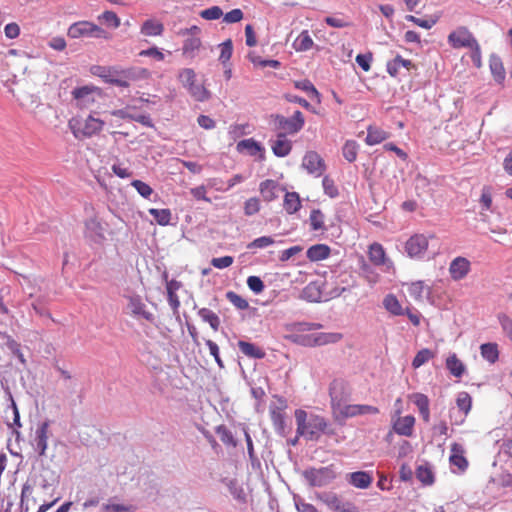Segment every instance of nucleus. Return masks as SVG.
<instances>
[{
	"mask_svg": "<svg viewBox=\"0 0 512 512\" xmlns=\"http://www.w3.org/2000/svg\"><path fill=\"white\" fill-rule=\"evenodd\" d=\"M295 419L297 423V434L304 436L307 440L316 441L320 438L322 433L327 435H334V429L329 427L326 419L319 415L307 416L304 410L298 409L295 411Z\"/></svg>",
	"mask_w": 512,
	"mask_h": 512,
	"instance_id": "1",
	"label": "nucleus"
},
{
	"mask_svg": "<svg viewBox=\"0 0 512 512\" xmlns=\"http://www.w3.org/2000/svg\"><path fill=\"white\" fill-rule=\"evenodd\" d=\"M338 385H340V383H338L336 381L331 383V385L329 387V395L331 398L332 408L334 410L338 411L339 414L343 418L347 419V418H353V417L361 416V415H368V414L375 415V414L379 413V409L372 405H367V404L342 405L341 398L336 393V389H337Z\"/></svg>",
	"mask_w": 512,
	"mask_h": 512,
	"instance_id": "2",
	"label": "nucleus"
},
{
	"mask_svg": "<svg viewBox=\"0 0 512 512\" xmlns=\"http://www.w3.org/2000/svg\"><path fill=\"white\" fill-rule=\"evenodd\" d=\"M105 122L99 118L89 115L87 118L82 119L74 117L69 120L68 126L73 136L78 139L91 138L103 130Z\"/></svg>",
	"mask_w": 512,
	"mask_h": 512,
	"instance_id": "3",
	"label": "nucleus"
},
{
	"mask_svg": "<svg viewBox=\"0 0 512 512\" xmlns=\"http://www.w3.org/2000/svg\"><path fill=\"white\" fill-rule=\"evenodd\" d=\"M178 79L195 101L204 102L210 99V92L204 85L196 82V73L193 69H181L178 74Z\"/></svg>",
	"mask_w": 512,
	"mask_h": 512,
	"instance_id": "4",
	"label": "nucleus"
},
{
	"mask_svg": "<svg viewBox=\"0 0 512 512\" xmlns=\"http://www.w3.org/2000/svg\"><path fill=\"white\" fill-rule=\"evenodd\" d=\"M74 105L79 109H90L101 98V90L93 85L76 87L72 90Z\"/></svg>",
	"mask_w": 512,
	"mask_h": 512,
	"instance_id": "5",
	"label": "nucleus"
},
{
	"mask_svg": "<svg viewBox=\"0 0 512 512\" xmlns=\"http://www.w3.org/2000/svg\"><path fill=\"white\" fill-rule=\"evenodd\" d=\"M67 35L73 39L80 37L107 38V32L105 30L89 21L73 23L68 28Z\"/></svg>",
	"mask_w": 512,
	"mask_h": 512,
	"instance_id": "6",
	"label": "nucleus"
},
{
	"mask_svg": "<svg viewBox=\"0 0 512 512\" xmlns=\"http://www.w3.org/2000/svg\"><path fill=\"white\" fill-rule=\"evenodd\" d=\"M304 477L311 486L323 487L330 484L336 478V473L332 466H326L318 469H307L304 471Z\"/></svg>",
	"mask_w": 512,
	"mask_h": 512,
	"instance_id": "7",
	"label": "nucleus"
},
{
	"mask_svg": "<svg viewBox=\"0 0 512 512\" xmlns=\"http://www.w3.org/2000/svg\"><path fill=\"white\" fill-rule=\"evenodd\" d=\"M275 127L279 130H283L286 134H296L305 124V119L301 111L297 110L290 117H284L283 115H276L274 118Z\"/></svg>",
	"mask_w": 512,
	"mask_h": 512,
	"instance_id": "8",
	"label": "nucleus"
},
{
	"mask_svg": "<svg viewBox=\"0 0 512 512\" xmlns=\"http://www.w3.org/2000/svg\"><path fill=\"white\" fill-rule=\"evenodd\" d=\"M319 499L323 502L330 510L336 512H358V507L349 501H344L334 492H323L319 495Z\"/></svg>",
	"mask_w": 512,
	"mask_h": 512,
	"instance_id": "9",
	"label": "nucleus"
},
{
	"mask_svg": "<svg viewBox=\"0 0 512 512\" xmlns=\"http://www.w3.org/2000/svg\"><path fill=\"white\" fill-rule=\"evenodd\" d=\"M428 237L424 234H414L405 243V252L410 258L421 259L428 249Z\"/></svg>",
	"mask_w": 512,
	"mask_h": 512,
	"instance_id": "10",
	"label": "nucleus"
},
{
	"mask_svg": "<svg viewBox=\"0 0 512 512\" xmlns=\"http://www.w3.org/2000/svg\"><path fill=\"white\" fill-rule=\"evenodd\" d=\"M449 44L455 48H470L477 42L473 34L464 26L458 27L448 35Z\"/></svg>",
	"mask_w": 512,
	"mask_h": 512,
	"instance_id": "11",
	"label": "nucleus"
},
{
	"mask_svg": "<svg viewBox=\"0 0 512 512\" xmlns=\"http://www.w3.org/2000/svg\"><path fill=\"white\" fill-rule=\"evenodd\" d=\"M49 427L50 422L48 420L40 423L35 430V434L32 440V446L41 457L46 455L50 434Z\"/></svg>",
	"mask_w": 512,
	"mask_h": 512,
	"instance_id": "12",
	"label": "nucleus"
},
{
	"mask_svg": "<svg viewBox=\"0 0 512 512\" xmlns=\"http://www.w3.org/2000/svg\"><path fill=\"white\" fill-rule=\"evenodd\" d=\"M302 167L306 169L309 174H312L315 177H320L326 170L323 158L315 151H308L304 155Z\"/></svg>",
	"mask_w": 512,
	"mask_h": 512,
	"instance_id": "13",
	"label": "nucleus"
},
{
	"mask_svg": "<svg viewBox=\"0 0 512 512\" xmlns=\"http://www.w3.org/2000/svg\"><path fill=\"white\" fill-rule=\"evenodd\" d=\"M449 274L452 280L460 281L471 271V262L462 256L454 258L449 265Z\"/></svg>",
	"mask_w": 512,
	"mask_h": 512,
	"instance_id": "14",
	"label": "nucleus"
},
{
	"mask_svg": "<svg viewBox=\"0 0 512 512\" xmlns=\"http://www.w3.org/2000/svg\"><path fill=\"white\" fill-rule=\"evenodd\" d=\"M368 256L374 265L383 266L386 272L393 268V262L386 257L385 250L379 243H373L369 246Z\"/></svg>",
	"mask_w": 512,
	"mask_h": 512,
	"instance_id": "15",
	"label": "nucleus"
},
{
	"mask_svg": "<svg viewBox=\"0 0 512 512\" xmlns=\"http://www.w3.org/2000/svg\"><path fill=\"white\" fill-rule=\"evenodd\" d=\"M127 308L129 309L130 314L136 318H143L147 321L153 322L154 315L146 309L145 303L142 301L141 297L138 295L129 296Z\"/></svg>",
	"mask_w": 512,
	"mask_h": 512,
	"instance_id": "16",
	"label": "nucleus"
},
{
	"mask_svg": "<svg viewBox=\"0 0 512 512\" xmlns=\"http://www.w3.org/2000/svg\"><path fill=\"white\" fill-rule=\"evenodd\" d=\"M138 73L146 74L147 70L141 69V70L137 71L136 69H133V68L127 69L125 71H122L120 77H112V76L107 77L106 82H108L112 85H115V86L127 88L130 85V83H129L130 80H136L139 78Z\"/></svg>",
	"mask_w": 512,
	"mask_h": 512,
	"instance_id": "17",
	"label": "nucleus"
},
{
	"mask_svg": "<svg viewBox=\"0 0 512 512\" xmlns=\"http://www.w3.org/2000/svg\"><path fill=\"white\" fill-rule=\"evenodd\" d=\"M465 450L459 443H453L451 445V455L449 457L450 464L457 467L459 472H464L468 468V461L464 456Z\"/></svg>",
	"mask_w": 512,
	"mask_h": 512,
	"instance_id": "18",
	"label": "nucleus"
},
{
	"mask_svg": "<svg viewBox=\"0 0 512 512\" xmlns=\"http://www.w3.org/2000/svg\"><path fill=\"white\" fill-rule=\"evenodd\" d=\"M104 227L97 218H90L85 222V234L95 243L104 239Z\"/></svg>",
	"mask_w": 512,
	"mask_h": 512,
	"instance_id": "19",
	"label": "nucleus"
},
{
	"mask_svg": "<svg viewBox=\"0 0 512 512\" xmlns=\"http://www.w3.org/2000/svg\"><path fill=\"white\" fill-rule=\"evenodd\" d=\"M270 143L272 152L277 157H285L291 152L292 143L283 132L278 133L276 139L271 140Z\"/></svg>",
	"mask_w": 512,
	"mask_h": 512,
	"instance_id": "20",
	"label": "nucleus"
},
{
	"mask_svg": "<svg viewBox=\"0 0 512 512\" xmlns=\"http://www.w3.org/2000/svg\"><path fill=\"white\" fill-rule=\"evenodd\" d=\"M236 150L239 153H247L250 156H255L260 154V158L262 159L264 156V148L263 146L254 140L253 138H248L241 140L236 145Z\"/></svg>",
	"mask_w": 512,
	"mask_h": 512,
	"instance_id": "21",
	"label": "nucleus"
},
{
	"mask_svg": "<svg viewBox=\"0 0 512 512\" xmlns=\"http://www.w3.org/2000/svg\"><path fill=\"white\" fill-rule=\"evenodd\" d=\"M414 424H415L414 416L406 415L404 417H399L394 422L393 430L398 435L410 437L413 434Z\"/></svg>",
	"mask_w": 512,
	"mask_h": 512,
	"instance_id": "22",
	"label": "nucleus"
},
{
	"mask_svg": "<svg viewBox=\"0 0 512 512\" xmlns=\"http://www.w3.org/2000/svg\"><path fill=\"white\" fill-rule=\"evenodd\" d=\"M347 481L356 488L367 489L372 484L373 477L369 472L357 471L348 474Z\"/></svg>",
	"mask_w": 512,
	"mask_h": 512,
	"instance_id": "23",
	"label": "nucleus"
},
{
	"mask_svg": "<svg viewBox=\"0 0 512 512\" xmlns=\"http://www.w3.org/2000/svg\"><path fill=\"white\" fill-rule=\"evenodd\" d=\"M489 67L495 82L502 85L506 77V72L501 58L496 54H492L489 58Z\"/></svg>",
	"mask_w": 512,
	"mask_h": 512,
	"instance_id": "24",
	"label": "nucleus"
},
{
	"mask_svg": "<svg viewBox=\"0 0 512 512\" xmlns=\"http://www.w3.org/2000/svg\"><path fill=\"white\" fill-rule=\"evenodd\" d=\"M259 190L264 200L270 202L278 197V191L282 189L276 181L267 179L260 183Z\"/></svg>",
	"mask_w": 512,
	"mask_h": 512,
	"instance_id": "25",
	"label": "nucleus"
},
{
	"mask_svg": "<svg viewBox=\"0 0 512 512\" xmlns=\"http://www.w3.org/2000/svg\"><path fill=\"white\" fill-rule=\"evenodd\" d=\"M412 402L416 405L424 422L430 421L429 399L425 394L415 393L411 396Z\"/></svg>",
	"mask_w": 512,
	"mask_h": 512,
	"instance_id": "26",
	"label": "nucleus"
},
{
	"mask_svg": "<svg viewBox=\"0 0 512 512\" xmlns=\"http://www.w3.org/2000/svg\"><path fill=\"white\" fill-rule=\"evenodd\" d=\"M239 350L247 357L252 359H263L266 355L265 351L257 345L243 340L238 341Z\"/></svg>",
	"mask_w": 512,
	"mask_h": 512,
	"instance_id": "27",
	"label": "nucleus"
},
{
	"mask_svg": "<svg viewBox=\"0 0 512 512\" xmlns=\"http://www.w3.org/2000/svg\"><path fill=\"white\" fill-rule=\"evenodd\" d=\"M383 307L387 312L394 316H402L405 314V308L402 307L397 297L390 293L387 294L383 299Z\"/></svg>",
	"mask_w": 512,
	"mask_h": 512,
	"instance_id": "28",
	"label": "nucleus"
},
{
	"mask_svg": "<svg viewBox=\"0 0 512 512\" xmlns=\"http://www.w3.org/2000/svg\"><path fill=\"white\" fill-rule=\"evenodd\" d=\"M202 45L201 39L199 37H188L184 40L182 46V55L186 59H194L197 51L200 49Z\"/></svg>",
	"mask_w": 512,
	"mask_h": 512,
	"instance_id": "29",
	"label": "nucleus"
},
{
	"mask_svg": "<svg viewBox=\"0 0 512 512\" xmlns=\"http://www.w3.org/2000/svg\"><path fill=\"white\" fill-rule=\"evenodd\" d=\"M343 338V335L338 332H318L314 333V345L324 346L328 344H334L339 342Z\"/></svg>",
	"mask_w": 512,
	"mask_h": 512,
	"instance_id": "30",
	"label": "nucleus"
},
{
	"mask_svg": "<svg viewBox=\"0 0 512 512\" xmlns=\"http://www.w3.org/2000/svg\"><path fill=\"white\" fill-rule=\"evenodd\" d=\"M301 297L308 302H320L322 291L317 282H310L302 290Z\"/></svg>",
	"mask_w": 512,
	"mask_h": 512,
	"instance_id": "31",
	"label": "nucleus"
},
{
	"mask_svg": "<svg viewBox=\"0 0 512 512\" xmlns=\"http://www.w3.org/2000/svg\"><path fill=\"white\" fill-rule=\"evenodd\" d=\"M389 137V133L376 126H369L367 129V136L365 142L370 145H376Z\"/></svg>",
	"mask_w": 512,
	"mask_h": 512,
	"instance_id": "32",
	"label": "nucleus"
},
{
	"mask_svg": "<svg viewBox=\"0 0 512 512\" xmlns=\"http://www.w3.org/2000/svg\"><path fill=\"white\" fill-rule=\"evenodd\" d=\"M306 255L310 261L324 260L330 255V248L325 244H316L308 248Z\"/></svg>",
	"mask_w": 512,
	"mask_h": 512,
	"instance_id": "33",
	"label": "nucleus"
},
{
	"mask_svg": "<svg viewBox=\"0 0 512 512\" xmlns=\"http://www.w3.org/2000/svg\"><path fill=\"white\" fill-rule=\"evenodd\" d=\"M400 67L409 70L414 67V64L412 61L404 59L400 55H397L393 60L387 62V72L392 77L397 76Z\"/></svg>",
	"mask_w": 512,
	"mask_h": 512,
	"instance_id": "34",
	"label": "nucleus"
},
{
	"mask_svg": "<svg viewBox=\"0 0 512 512\" xmlns=\"http://www.w3.org/2000/svg\"><path fill=\"white\" fill-rule=\"evenodd\" d=\"M164 31V26L161 22L148 19L141 26V34L144 36H160Z\"/></svg>",
	"mask_w": 512,
	"mask_h": 512,
	"instance_id": "35",
	"label": "nucleus"
},
{
	"mask_svg": "<svg viewBox=\"0 0 512 512\" xmlns=\"http://www.w3.org/2000/svg\"><path fill=\"white\" fill-rule=\"evenodd\" d=\"M283 207L288 214H294L301 208V200L297 192H286Z\"/></svg>",
	"mask_w": 512,
	"mask_h": 512,
	"instance_id": "36",
	"label": "nucleus"
},
{
	"mask_svg": "<svg viewBox=\"0 0 512 512\" xmlns=\"http://www.w3.org/2000/svg\"><path fill=\"white\" fill-rule=\"evenodd\" d=\"M446 368L449 370V372L457 378L462 377V375L465 372V365L461 360L458 359L456 354H451L446 359Z\"/></svg>",
	"mask_w": 512,
	"mask_h": 512,
	"instance_id": "37",
	"label": "nucleus"
},
{
	"mask_svg": "<svg viewBox=\"0 0 512 512\" xmlns=\"http://www.w3.org/2000/svg\"><path fill=\"white\" fill-rule=\"evenodd\" d=\"M408 293L413 299L420 301L424 298L425 293L426 295L430 294V287L423 281H415L408 284Z\"/></svg>",
	"mask_w": 512,
	"mask_h": 512,
	"instance_id": "38",
	"label": "nucleus"
},
{
	"mask_svg": "<svg viewBox=\"0 0 512 512\" xmlns=\"http://www.w3.org/2000/svg\"><path fill=\"white\" fill-rule=\"evenodd\" d=\"M313 39L309 35L307 30L302 31L299 36L295 39L293 47L296 51L304 52L308 51L313 47Z\"/></svg>",
	"mask_w": 512,
	"mask_h": 512,
	"instance_id": "39",
	"label": "nucleus"
},
{
	"mask_svg": "<svg viewBox=\"0 0 512 512\" xmlns=\"http://www.w3.org/2000/svg\"><path fill=\"white\" fill-rule=\"evenodd\" d=\"M481 356L489 363H495L499 358L498 345L496 343H485L480 346Z\"/></svg>",
	"mask_w": 512,
	"mask_h": 512,
	"instance_id": "40",
	"label": "nucleus"
},
{
	"mask_svg": "<svg viewBox=\"0 0 512 512\" xmlns=\"http://www.w3.org/2000/svg\"><path fill=\"white\" fill-rule=\"evenodd\" d=\"M270 417L275 430L284 435L286 428L285 413L280 408H274L270 411Z\"/></svg>",
	"mask_w": 512,
	"mask_h": 512,
	"instance_id": "41",
	"label": "nucleus"
},
{
	"mask_svg": "<svg viewBox=\"0 0 512 512\" xmlns=\"http://www.w3.org/2000/svg\"><path fill=\"white\" fill-rule=\"evenodd\" d=\"M198 315L204 322H207L214 331L219 329L220 319L215 312L208 308H201L198 311Z\"/></svg>",
	"mask_w": 512,
	"mask_h": 512,
	"instance_id": "42",
	"label": "nucleus"
},
{
	"mask_svg": "<svg viewBox=\"0 0 512 512\" xmlns=\"http://www.w3.org/2000/svg\"><path fill=\"white\" fill-rule=\"evenodd\" d=\"M456 402L459 410L463 412L462 419L459 422H457V424H461L471 410L472 399L467 392H461L458 394Z\"/></svg>",
	"mask_w": 512,
	"mask_h": 512,
	"instance_id": "43",
	"label": "nucleus"
},
{
	"mask_svg": "<svg viewBox=\"0 0 512 512\" xmlns=\"http://www.w3.org/2000/svg\"><path fill=\"white\" fill-rule=\"evenodd\" d=\"M295 87L306 92L311 99H315L317 103H320V93L318 92V90L315 88L311 81L307 79L296 81Z\"/></svg>",
	"mask_w": 512,
	"mask_h": 512,
	"instance_id": "44",
	"label": "nucleus"
},
{
	"mask_svg": "<svg viewBox=\"0 0 512 512\" xmlns=\"http://www.w3.org/2000/svg\"><path fill=\"white\" fill-rule=\"evenodd\" d=\"M416 477L424 485H431L434 483V474L428 464L417 467Z\"/></svg>",
	"mask_w": 512,
	"mask_h": 512,
	"instance_id": "45",
	"label": "nucleus"
},
{
	"mask_svg": "<svg viewBox=\"0 0 512 512\" xmlns=\"http://www.w3.org/2000/svg\"><path fill=\"white\" fill-rule=\"evenodd\" d=\"M324 219L325 216L320 209H313L309 217L311 230H325Z\"/></svg>",
	"mask_w": 512,
	"mask_h": 512,
	"instance_id": "46",
	"label": "nucleus"
},
{
	"mask_svg": "<svg viewBox=\"0 0 512 512\" xmlns=\"http://www.w3.org/2000/svg\"><path fill=\"white\" fill-rule=\"evenodd\" d=\"M215 432L223 444L236 447L237 442L234 439L232 432L225 425L218 426Z\"/></svg>",
	"mask_w": 512,
	"mask_h": 512,
	"instance_id": "47",
	"label": "nucleus"
},
{
	"mask_svg": "<svg viewBox=\"0 0 512 512\" xmlns=\"http://www.w3.org/2000/svg\"><path fill=\"white\" fill-rule=\"evenodd\" d=\"M435 354L427 349V348H423L421 350H419L417 352V354L415 355L413 361H412V367L414 369H417L419 367H421L422 365H424L425 363H427L430 359L434 358Z\"/></svg>",
	"mask_w": 512,
	"mask_h": 512,
	"instance_id": "48",
	"label": "nucleus"
},
{
	"mask_svg": "<svg viewBox=\"0 0 512 512\" xmlns=\"http://www.w3.org/2000/svg\"><path fill=\"white\" fill-rule=\"evenodd\" d=\"M357 153H358V144L356 143V141H353V140L346 141L342 148L343 157L348 162H354L357 158Z\"/></svg>",
	"mask_w": 512,
	"mask_h": 512,
	"instance_id": "49",
	"label": "nucleus"
},
{
	"mask_svg": "<svg viewBox=\"0 0 512 512\" xmlns=\"http://www.w3.org/2000/svg\"><path fill=\"white\" fill-rule=\"evenodd\" d=\"M150 215L153 216L154 220L162 226L168 225L171 219V212L169 209H156L152 208L149 210Z\"/></svg>",
	"mask_w": 512,
	"mask_h": 512,
	"instance_id": "50",
	"label": "nucleus"
},
{
	"mask_svg": "<svg viewBox=\"0 0 512 512\" xmlns=\"http://www.w3.org/2000/svg\"><path fill=\"white\" fill-rule=\"evenodd\" d=\"M291 342L304 347H315L314 333L311 334H295L287 337Z\"/></svg>",
	"mask_w": 512,
	"mask_h": 512,
	"instance_id": "51",
	"label": "nucleus"
},
{
	"mask_svg": "<svg viewBox=\"0 0 512 512\" xmlns=\"http://www.w3.org/2000/svg\"><path fill=\"white\" fill-rule=\"evenodd\" d=\"M98 20L114 29L120 26V18L113 11L103 12L101 15L98 16Z\"/></svg>",
	"mask_w": 512,
	"mask_h": 512,
	"instance_id": "52",
	"label": "nucleus"
},
{
	"mask_svg": "<svg viewBox=\"0 0 512 512\" xmlns=\"http://www.w3.org/2000/svg\"><path fill=\"white\" fill-rule=\"evenodd\" d=\"M226 298L230 303H232L236 308L240 310H245L249 307L248 301L233 291H228L226 293Z\"/></svg>",
	"mask_w": 512,
	"mask_h": 512,
	"instance_id": "53",
	"label": "nucleus"
},
{
	"mask_svg": "<svg viewBox=\"0 0 512 512\" xmlns=\"http://www.w3.org/2000/svg\"><path fill=\"white\" fill-rule=\"evenodd\" d=\"M220 49H221V52H220V56H219V61L221 63L225 64L226 62H228L230 60V58L232 56V52H233L232 40L227 39L226 41L221 43Z\"/></svg>",
	"mask_w": 512,
	"mask_h": 512,
	"instance_id": "54",
	"label": "nucleus"
},
{
	"mask_svg": "<svg viewBox=\"0 0 512 512\" xmlns=\"http://www.w3.org/2000/svg\"><path fill=\"white\" fill-rule=\"evenodd\" d=\"M102 510L103 512H134V508L131 505L112 503L111 501L103 504Z\"/></svg>",
	"mask_w": 512,
	"mask_h": 512,
	"instance_id": "55",
	"label": "nucleus"
},
{
	"mask_svg": "<svg viewBox=\"0 0 512 512\" xmlns=\"http://www.w3.org/2000/svg\"><path fill=\"white\" fill-rule=\"evenodd\" d=\"M275 243V240L271 236H261L259 238L254 239L252 242H250L247 245L248 249H254V248H266L270 245H273Z\"/></svg>",
	"mask_w": 512,
	"mask_h": 512,
	"instance_id": "56",
	"label": "nucleus"
},
{
	"mask_svg": "<svg viewBox=\"0 0 512 512\" xmlns=\"http://www.w3.org/2000/svg\"><path fill=\"white\" fill-rule=\"evenodd\" d=\"M260 201L256 197L249 198L244 203V213L246 216L255 215L260 211Z\"/></svg>",
	"mask_w": 512,
	"mask_h": 512,
	"instance_id": "57",
	"label": "nucleus"
},
{
	"mask_svg": "<svg viewBox=\"0 0 512 512\" xmlns=\"http://www.w3.org/2000/svg\"><path fill=\"white\" fill-rule=\"evenodd\" d=\"M200 16L205 20H217L223 16V11L219 6H212L202 10Z\"/></svg>",
	"mask_w": 512,
	"mask_h": 512,
	"instance_id": "58",
	"label": "nucleus"
},
{
	"mask_svg": "<svg viewBox=\"0 0 512 512\" xmlns=\"http://www.w3.org/2000/svg\"><path fill=\"white\" fill-rule=\"evenodd\" d=\"M247 286L255 294H260L265 288L263 281L258 276H249L247 278Z\"/></svg>",
	"mask_w": 512,
	"mask_h": 512,
	"instance_id": "59",
	"label": "nucleus"
},
{
	"mask_svg": "<svg viewBox=\"0 0 512 512\" xmlns=\"http://www.w3.org/2000/svg\"><path fill=\"white\" fill-rule=\"evenodd\" d=\"M131 184L137 190V192L146 199H149L153 193L152 188L141 180H134Z\"/></svg>",
	"mask_w": 512,
	"mask_h": 512,
	"instance_id": "60",
	"label": "nucleus"
},
{
	"mask_svg": "<svg viewBox=\"0 0 512 512\" xmlns=\"http://www.w3.org/2000/svg\"><path fill=\"white\" fill-rule=\"evenodd\" d=\"M322 186L324 193L331 198L336 197L339 193L337 187L334 184V181L328 176H324L322 180Z\"/></svg>",
	"mask_w": 512,
	"mask_h": 512,
	"instance_id": "61",
	"label": "nucleus"
},
{
	"mask_svg": "<svg viewBox=\"0 0 512 512\" xmlns=\"http://www.w3.org/2000/svg\"><path fill=\"white\" fill-rule=\"evenodd\" d=\"M243 15L244 14L241 9L235 8L223 15V21L225 23H237L243 19Z\"/></svg>",
	"mask_w": 512,
	"mask_h": 512,
	"instance_id": "62",
	"label": "nucleus"
},
{
	"mask_svg": "<svg viewBox=\"0 0 512 512\" xmlns=\"http://www.w3.org/2000/svg\"><path fill=\"white\" fill-rule=\"evenodd\" d=\"M111 169L115 175L123 179L129 178L132 175V172L129 170V168L120 162L114 163L111 166Z\"/></svg>",
	"mask_w": 512,
	"mask_h": 512,
	"instance_id": "63",
	"label": "nucleus"
},
{
	"mask_svg": "<svg viewBox=\"0 0 512 512\" xmlns=\"http://www.w3.org/2000/svg\"><path fill=\"white\" fill-rule=\"evenodd\" d=\"M498 321L506 336L512 333V319L509 316L504 313H500L498 315Z\"/></svg>",
	"mask_w": 512,
	"mask_h": 512,
	"instance_id": "64",
	"label": "nucleus"
}]
</instances>
